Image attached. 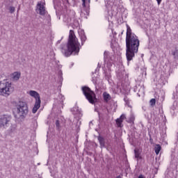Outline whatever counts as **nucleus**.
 <instances>
[{
	"mask_svg": "<svg viewBox=\"0 0 178 178\" xmlns=\"http://www.w3.org/2000/svg\"><path fill=\"white\" fill-rule=\"evenodd\" d=\"M126 34V56L128 62L133 60L136 54L138 52V47H140V40L136 34L131 33V29L129 25L127 26Z\"/></svg>",
	"mask_w": 178,
	"mask_h": 178,
	"instance_id": "1",
	"label": "nucleus"
},
{
	"mask_svg": "<svg viewBox=\"0 0 178 178\" xmlns=\"http://www.w3.org/2000/svg\"><path fill=\"white\" fill-rule=\"evenodd\" d=\"M67 49L65 51L64 55L67 57L70 56L73 52L79 54L80 52V42L74 34V31L70 30L69 38L67 43Z\"/></svg>",
	"mask_w": 178,
	"mask_h": 178,
	"instance_id": "2",
	"label": "nucleus"
},
{
	"mask_svg": "<svg viewBox=\"0 0 178 178\" xmlns=\"http://www.w3.org/2000/svg\"><path fill=\"white\" fill-rule=\"evenodd\" d=\"M12 91H13L12 83L8 81V80L0 82V93L1 95L8 97V95H10Z\"/></svg>",
	"mask_w": 178,
	"mask_h": 178,
	"instance_id": "3",
	"label": "nucleus"
},
{
	"mask_svg": "<svg viewBox=\"0 0 178 178\" xmlns=\"http://www.w3.org/2000/svg\"><path fill=\"white\" fill-rule=\"evenodd\" d=\"M81 90L83 95H85L86 99H88L90 104H95V99H97L95 92L87 86H83Z\"/></svg>",
	"mask_w": 178,
	"mask_h": 178,
	"instance_id": "4",
	"label": "nucleus"
},
{
	"mask_svg": "<svg viewBox=\"0 0 178 178\" xmlns=\"http://www.w3.org/2000/svg\"><path fill=\"white\" fill-rule=\"evenodd\" d=\"M12 120V116L8 115H3L0 117V127L3 129H8L9 127V123Z\"/></svg>",
	"mask_w": 178,
	"mask_h": 178,
	"instance_id": "5",
	"label": "nucleus"
},
{
	"mask_svg": "<svg viewBox=\"0 0 178 178\" xmlns=\"http://www.w3.org/2000/svg\"><path fill=\"white\" fill-rule=\"evenodd\" d=\"M36 10L41 16H45L47 14V10L45 9V3L40 1L38 3L36 6Z\"/></svg>",
	"mask_w": 178,
	"mask_h": 178,
	"instance_id": "6",
	"label": "nucleus"
},
{
	"mask_svg": "<svg viewBox=\"0 0 178 178\" xmlns=\"http://www.w3.org/2000/svg\"><path fill=\"white\" fill-rule=\"evenodd\" d=\"M16 108L18 112H28L29 106H27V103L24 102H19L16 105Z\"/></svg>",
	"mask_w": 178,
	"mask_h": 178,
	"instance_id": "7",
	"label": "nucleus"
},
{
	"mask_svg": "<svg viewBox=\"0 0 178 178\" xmlns=\"http://www.w3.org/2000/svg\"><path fill=\"white\" fill-rule=\"evenodd\" d=\"M13 115L17 122H23L24 118H26V112H14Z\"/></svg>",
	"mask_w": 178,
	"mask_h": 178,
	"instance_id": "8",
	"label": "nucleus"
},
{
	"mask_svg": "<svg viewBox=\"0 0 178 178\" xmlns=\"http://www.w3.org/2000/svg\"><path fill=\"white\" fill-rule=\"evenodd\" d=\"M126 119V115L122 114L119 118L115 120L118 127H123V121Z\"/></svg>",
	"mask_w": 178,
	"mask_h": 178,
	"instance_id": "9",
	"label": "nucleus"
},
{
	"mask_svg": "<svg viewBox=\"0 0 178 178\" xmlns=\"http://www.w3.org/2000/svg\"><path fill=\"white\" fill-rule=\"evenodd\" d=\"M29 94L31 97L35 98V101H38V99H41L40 97V94L38 93L35 90H30Z\"/></svg>",
	"mask_w": 178,
	"mask_h": 178,
	"instance_id": "10",
	"label": "nucleus"
},
{
	"mask_svg": "<svg viewBox=\"0 0 178 178\" xmlns=\"http://www.w3.org/2000/svg\"><path fill=\"white\" fill-rule=\"evenodd\" d=\"M103 99L106 104H108V102L112 99V97L107 92H103Z\"/></svg>",
	"mask_w": 178,
	"mask_h": 178,
	"instance_id": "11",
	"label": "nucleus"
},
{
	"mask_svg": "<svg viewBox=\"0 0 178 178\" xmlns=\"http://www.w3.org/2000/svg\"><path fill=\"white\" fill-rule=\"evenodd\" d=\"M98 140L101 148H106L105 138L101 136H98Z\"/></svg>",
	"mask_w": 178,
	"mask_h": 178,
	"instance_id": "12",
	"label": "nucleus"
},
{
	"mask_svg": "<svg viewBox=\"0 0 178 178\" xmlns=\"http://www.w3.org/2000/svg\"><path fill=\"white\" fill-rule=\"evenodd\" d=\"M41 106V99L35 100V105L33 108V112H37L40 107Z\"/></svg>",
	"mask_w": 178,
	"mask_h": 178,
	"instance_id": "13",
	"label": "nucleus"
},
{
	"mask_svg": "<svg viewBox=\"0 0 178 178\" xmlns=\"http://www.w3.org/2000/svg\"><path fill=\"white\" fill-rule=\"evenodd\" d=\"M20 76H21L20 72H15L13 73L12 79L13 80L17 81L20 79Z\"/></svg>",
	"mask_w": 178,
	"mask_h": 178,
	"instance_id": "14",
	"label": "nucleus"
},
{
	"mask_svg": "<svg viewBox=\"0 0 178 178\" xmlns=\"http://www.w3.org/2000/svg\"><path fill=\"white\" fill-rule=\"evenodd\" d=\"M161 145L159 144H156L154 147V151L156 153V155H159V152H161Z\"/></svg>",
	"mask_w": 178,
	"mask_h": 178,
	"instance_id": "15",
	"label": "nucleus"
},
{
	"mask_svg": "<svg viewBox=\"0 0 178 178\" xmlns=\"http://www.w3.org/2000/svg\"><path fill=\"white\" fill-rule=\"evenodd\" d=\"M134 120H136V117L133 114L130 115L128 120H127V122L128 123H131L132 124H134Z\"/></svg>",
	"mask_w": 178,
	"mask_h": 178,
	"instance_id": "16",
	"label": "nucleus"
},
{
	"mask_svg": "<svg viewBox=\"0 0 178 178\" xmlns=\"http://www.w3.org/2000/svg\"><path fill=\"white\" fill-rule=\"evenodd\" d=\"M172 55L174 58H178V47H175L174 50H172Z\"/></svg>",
	"mask_w": 178,
	"mask_h": 178,
	"instance_id": "17",
	"label": "nucleus"
},
{
	"mask_svg": "<svg viewBox=\"0 0 178 178\" xmlns=\"http://www.w3.org/2000/svg\"><path fill=\"white\" fill-rule=\"evenodd\" d=\"M80 39L81 41V44L83 45L87 40V37L86 36V34L83 33V34L80 35Z\"/></svg>",
	"mask_w": 178,
	"mask_h": 178,
	"instance_id": "18",
	"label": "nucleus"
},
{
	"mask_svg": "<svg viewBox=\"0 0 178 178\" xmlns=\"http://www.w3.org/2000/svg\"><path fill=\"white\" fill-rule=\"evenodd\" d=\"M98 116H99V123H102V122H104V113H101V112H99L98 113Z\"/></svg>",
	"mask_w": 178,
	"mask_h": 178,
	"instance_id": "19",
	"label": "nucleus"
},
{
	"mask_svg": "<svg viewBox=\"0 0 178 178\" xmlns=\"http://www.w3.org/2000/svg\"><path fill=\"white\" fill-rule=\"evenodd\" d=\"M15 131H16V125H11L9 129V134L12 135Z\"/></svg>",
	"mask_w": 178,
	"mask_h": 178,
	"instance_id": "20",
	"label": "nucleus"
},
{
	"mask_svg": "<svg viewBox=\"0 0 178 178\" xmlns=\"http://www.w3.org/2000/svg\"><path fill=\"white\" fill-rule=\"evenodd\" d=\"M134 154L135 158H136V159H141V157L140 156V150L134 149Z\"/></svg>",
	"mask_w": 178,
	"mask_h": 178,
	"instance_id": "21",
	"label": "nucleus"
},
{
	"mask_svg": "<svg viewBox=\"0 0 178 178\" xmlns=\"http://www.w3.org/2000/svg\"><path fill=\"white\" fill-rule=\"evenodd\" d=\"M156 104V99H151L149 101V105L152 107H154V105Z\"/></svg>",
	"mask_w": 178,
	"mask_h": 178,
	"instance_id": "22",
	"label": "nucleus"
},
{
	"mask_svg": "<svg viewBox=\"0 0 178 178\" xmlns=\"http://www.w3.org/2000/svg\"><path fill=\"white\" fill-rule=\"evenodd\" d=\"M124 101L126 103V105H127L129 108H131V105H130V100H129V98L125 97L124 99Z\"/></svg>",
	"mask_w": 178,
	"mask_h": 178,
	"instance_id": "23",
	"label": "nucleus"
},
{
	"mask_svg": "<svg viewBox=\"0 0 178 178\" xmlns=\"http://www.w3.org/2000/svg\"><path fill=\"white\" fill-rule=\"evenodd\" d=\"M56 127H57L58 130H59V129H60V124L59 122V120H56Z\"/></svg>",
	"mask_w": 178,
	"mask_h": 178,
	"instance_id": "24",
	"label": "nucleus"
},
{
	"mask_svg": "<svg viewBox=\"0 0 178 178\" xmlns=\"http://www.w3.org/2000/svg\"><path fill=\"white\" fill-rule=\"evenodd\" d=\"M72 112H80V111L79 110V107L74 106V107L72 108Z\"/></svg>",
	"mask_w": 178,
	"mask_h": 178,
	"instance_id": "25",
	"label": "nucleus"
},
{
	"mask_svg": "<svg viewBox=\"0 0 178 178\" xmlns=\"http://www.w3.org/2000/svg\"><path fill=\"white\" fill-rule=\"evenodd\" d=\"M9 10L11 13H13V12H15V7L11 6V7H10Z\"/></svg>",
	"mask_w": 178,
	"mask_h": 178,
	"instance_id": "26",
	"label": "nucleus"
},
{
	"mask_svg": "<svg viewBox=\"0 0 178 178\" xmlns=\"http://www.w3.org/2000/svg\"><path fill=\"white\" fill-rule=\"evenodd\" d=\"M86 1H88V2H90V0H82V6H83V8H86Z\"/></svg>",
	"mask_w": 178,
	"mask_h": 178,
	"instance_id": "27",
	"label": "nucleus"
},
{
	"mask_svg": "<svg viewBox=\"0 0 178 178\" xmlns=\"http://www.w3.org/2000/svg\"><path fill=\"white\" fill-rule=\"evenodd\" d=\"M158 5H161V2H162V0H156Z\"/></svg>",
	"mask_w": 178,
	"mask_h": 178,
	"instance_id": "28",
	"label": "nucleus"
},
{
	"mask_svg": "<svg viewBox=\"0 0 178 178\" xmlns=\"http://www.w3.org/2000/svg\"><path fill=\"white\" fill-rule=\"evenodd\" d=\"M90 124H92V122H90Z\"/></svg>",
	"mask_w": 178,
	"mask_h": 178,
	"instance_id": "29",
	"label": "nucleus"
}]
</instances>
